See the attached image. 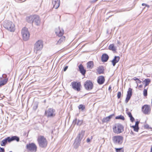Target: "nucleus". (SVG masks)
<instances>
[{"label":"nucleus","mask_w":152,"mask_h":152,"mask_svg":"<svg viewBox=\"0 0 152 152\" xmlns=\"http://www.w3.org/2000/svg\"><path fill=\"white\" fill-rule=\"evenodd\" d=\"M43 46V43L41 40H39L35 43L34 48V53L37 54L42 49Z\"/></svg>","instance_id":"obj_1"},{"label":"nucleus","mask_w":152,"mask_h":152,"mask_svg":"<svg viewBox=\"0 0 152 152\" xmlns=\"http://www.w3.org/2000/svg\"><path fill=\"white\" fill-rule=\"evenodd\" d=\"M37 141L40 147L44 148L46 146L47 144V142L46 138L43 136H39Z\"/></svg>","instance_id":"obj_2"},{"label":"nucleus","mask_w":152,"mask_h":152,"mask_svg":"<svg viewBox=\"0 0 152 152\" xmlns=\"http://www.w3.org/2000/svg\"><path fill=\"white\" fill-rule=\"evenodd\" d=\"M113 132L115 133L119 134L122 132L124 130L123 126L120 124H115L113 127Z\"/></svg>","instance_id":"obj_3"},{"label":"nucleus","mask_w":152,"mask_h":152,"mask_svg":"<svg viewBox=\"0 0 152 152\" xmlns=\"http://www.w3.org/2000/svg\"><path fill=\"white\" fill-rule=\"evenodd\" d=\"M21 34L24 41H26L29 39L30 34L27 28L25 27L23 28L21 31Z\"/></svg>","instance_id":"obj_4"},{"label":"nucleus","mask_w":152,"mask_h":152,"mask_svg":"<svg viewBox=\"0 0 152 152\" xmlns=\"http://www.w3.org/2000/svg\"><path fill=\"white\" fill-rule=\"evenodd\" d=\"M45 115L48 117H52L55 115V110L53 109L49 108L45 111Z\"/></svg>","instance_id":"obj_5"},{"label":"nucleus","mask_w":152,"mask_h":152,"mask_svg":"<svg viewBox=\"0 0 152 152\" xmlns=\"http://www.w3.org/2000/svg\"><path fill=\"white\" fill-rule=\"evenodd\" d=\"M83 135L82 134L80 133L75 139L74 145L76 148H77L79 145L81 140L83 138Z\"/></svg>","instance_id":"obj_6"},{"label":"nucleus","mask_w":152,"mask_h":152,"mask_svg":"<svg viewBox=\"0 0 152 152\" xmlns=\"http://www.w3.org/2000/svg\"><path fill=\"white\" fill-rule=\"evenodd\" d=\"M84 87L86 90H90L92 89L93 84L91 81L87 80L84 83Z\"/></svg>","instance_id":"obj_7"},{"label":"nucleus","mask_w":152,"mask_h":152,"mask_svg":"<svg viewBox=\"0 0 152 152\" xmlns=\"http://www.w3.org/2000/svg\"><path fill=\"white\" fill-rule=\"evenodd\" d=\"M26 148L27 149L31 152H35L37 150V146L33 143L27 145Z\"/></svg>","instance_id":"obj_8"},{"label":"nucleus","mask_w":152,"mask_h":152,"mask_svg":"<svg viewBox=\"0 0 152 152\" xmlns=\"http://www.w3.org/2000/svg\"><path fill=\"white\" fill-rule=\"evenodd\" d=\"M123 137L121 136H115L113 137V140L116 144H121L122 142Z\"/></svg>","instance_id":"obj_9"},{"label":"nucleus","mask_w":152,"mask_h":152,"mask_svg":"<svg viewBox=\"0 0 152 152\" xmlns=\"http://www.w3.org/2000/svg\"><path fill=\"white\" fill-rule=\"evenodd\" d=\"M143 112L145 114H149L151 112V108L149 106L145 105L142 107Z\"/></svg>","instance_id":"obj_10"},{"label":"nucleus","mask_w":152,"mask_h":152,"mask_svg":"<svg viewBox=\"0 0 152 152\" xmlns=\"http://www.w3.org/2000/svg\"><path fill=\"white\" fill-rule=\"evenodd\" d=\"M71 84L73 89L77 91H80L81 84L80 83L75 82H72Z\"/></svg>","instance_id":"obj_11"},{"label":"nucleus","mask_w":152,"mask_h":152,"mask_svg":"<svg viewBox=\"0 0 152 152\" xmlns=\"http://www.w3.org/2000/svg\"><path fill=\"white\" fill-rule=\"evenodd\" d=\"M55 32L56 35L59 37L62 36L64 33V31L63 29H60L59 27L56 28Z\"/></svg>","instance_id":"obj_12"},{"label":"nucleus","mask_w":152,"mask_h":152,"mask_svg":"<svg viewBox=\"0 0 152 152\" xmlns=\"http://www.w3.org/2000/svg\"><path fill=\"white\" fill-rule=\"evenodd\" d=\"M33 23L37 26L39 25L40 23V20L39 17L36 15H34Z\"/></svg>","instance_id":"obj_13"},{"label":"nucleus","mask_w":152,"mask_h":152,"mask_svg":"<svg viewBox=\"0 0 152 152\" xmlns=\"http://www.w3.org/2000/svg\"><path fill=\"white\" fill-rule=\"evenodd\" d=\"M52 4L53 7L56 9L58 8L60 5V0H52Z\"/></svg>","instance_id":"obj_14"},{"label":"nucleus","mask_w":152,"mask_h":152,"mask_svg":"<svg viewBox=\"0 0 152 152\" xmlns=\"http://www.w3.org/2000/svg\"><path fill=\"white\" fill-rule=\"evenodd\" d=\"M120 60V57L118 56H115L113 59L112 61V63L113 66H114L116 63H118Z\"/></svg>","instance_id":"obj_15"},{"label":"nucleus","mask_w":152,"mask_h":152,"mask_svg":"<svg viewBox=\"0 0 152 152\" xmlns=\"http://www.w3.org/2000/svg\"><path fill=\"white\" fill-rule=\"evenodd\" d=\"M105 79L102 76H99L98 78L97 82L99 84H102L104 82Z\"/></svg>","instance_id":"obj_16"},{"label":"nucleus","mask_w":152,"mask_h":152,"mask_svg":"<svg viewBox=\"0 0 152 152\" xmlns=\"http://www.w3.org/2000/svg\"><path fill=\"white\" fill-rule=\"evenodd\" d=\"M83 121L82 120H77L76 118L73 121V124H76L78 126H80L83 123Z\"/></svg>","instance_id":"obj_17"},{"label":"nucleus","mask_w":152,"mask_h":152,"mask_svg":"<svg viewBox=\"0 0 152 152\" xmlns=\"http://www.w3.org/2000/svg\"><path fill=\"white\" fill-rule=\"evenodd\" d=\"M108 49L112 51L113 52H115L117 50L114 44H111L109 45Z\"/></svg>","instance_id":"obj_18"},{"label":"nucleus","mask_w":152,"mask_h":152,"mask_svg":"<svg viewBox=\"0 0 152 152\" xmlns=\"http://www.w3.org/2000/svg\"><path fill=\"white\" fill-rule=\"evenodd\" d=\"M101 58L102 61L106 62L108 60L109 56L107 54L104 53L102 55Z\"/></svg>","instance_id":"obj_19"},{"label":"nucleus","mask_w":152,"mask_h":152,"mask_svg":"<svg viewBox=\"0 0 152 152\" xmlns=\"http://www.w3.org/2000/svg\"><path fill=\"white\" fill-rule=\"evenodd\" d=\"M4 27L9 31L10 30V23L8 21H5L3 24Z\"/></svg>","instance_id":"obj_20"},{"label":"nucleus","mask_w":152,"mask_h":152,"mask_svg":"<svg viewBox=\"0 0 152 152\" xmlns=\"http://www.w3.org/2000/svg\"><path fill=\"white\" fill-rule=\"evenodd\" d=\"M79 68L80 72L83 75H84L86 72V70L84 69L83 65L80 64L79 66Z\"/></svg>","instance_id":"obj_21"},{"label":"nucleus","mask_w":152,"mask_h":152,"mask_svg":"<svg viewBox=\"0 0 152 152\" xmlns=\"http://www.w3.org/2000/svg\"><path fill=\"white\" fill-rule=\"evenodd\" d=\"M33 18L34 15L28 16L26 18V20L28 23H33Z\"/></svg>","instance_id":"obj_22"},{"label":"nucleus","mask_w":152,"mask_h":152,"mask_svg":"<svg viewBox=\"0 0 152 152\" xmlns=\"http://www.w3.org/2000/svg\"><path fill=\"white\" fill-rule=\"evenodd\" d=\"M94 66V63L92 61H90L87 63V67L88 69H91Z\"/></svg>","instance_id":"obj_23"},{"label":"nucleus","mask_w":152,"mask_h":152,"mask_svg":"<svg viewBox=\"0 0 152 152\" xmlns=\"http://www.w3.org/2000/svg\"><path fill=\"white\" fill-rule=\"evenodd\" d=\"M19 137L16 136H12L11 138H10V142L14 140H16L18 142L19 141Z\"/></svg>","instance_id":"obj_24"},{"label":"nucleus","mask_w":152,"mask_h":152,"mask_svg":"<svg viewBox=\"0 0 152 152\" xmlns=\"http://www.w3.org/2000/svg\"><path fill=\"white\" fill-rule=\"evenodd\" d=\"M7 142H10V137H8L5 139L1 141V143L4 144L6 145Z\"/></svg>","instance_id":"obj_25"},{"label":"nucleus","mask_w":152,"mask_h":152,"mask_svg":"<svg viewBox=\"0 0 152 152\" xmlns=\"http://www.w3.org/2000/svg\"><path fill=\"white\" fill-rule=\"evenodd\" d=\"M7 80L8 79L7 78H5L0 81V87L6 84L7 82Z\"/></svg>","instance_id":"obj_26"},{"label":"nucleus","mask_w":152,"mask_h":152,"mask_svg":"<svg viewBox=\"0 0 152 152\" xmlns=\"http://www.w3.org/2000/svg\"><path fill=\"white\" fill-rule=\"evenodd\" d=\"M65 39V37L64 36L62 37L58 40L57 43V44H60L64 41Z\"/></svg>","instance_id":"obj_27"},{"label":"nucleus","mask_w":152,"mask_h":152,"mask_svg":"<svg viewBox=\"0 0 152 152\" xmlns=\"http://www.w3.org/2000/svg\"><path fill=\"white\" fill-rule=\"evenodd\" d=\"M15 26L12 23H10V31L14 32L15 30Z\"/></svg>","instance_id":"obj_28"},{"label":"nucleus","mask_w":152,"mask_h":152,"mask_svg":"<svg viewBox=\"0 0 152 152\" xmlns=\"http://www.w3.org/2000/svg\"><path fill=\"white\" fill-rule=\"evenodd\" d=\"M151 82V80L149 79H145L143 81V82H144L145 83V86L144 88H145V87L149 85L150 83Z\"/></svg>","instance_id":"obj_29"},{"label":"nucleus","mask_w":152,"mask_h":152,"mask_svg":"<svg viewBox=\"0 0 152 152\" xmlns=\"http://www.w3.org/2000/svg\"><path fill=\"white\" fill-rule=\"evenodd\" d=\"M97 72L99 74H101L103 73V69L102 67H98L97 69Z\"/></svg>","instance_id":"obj_30"},{"label":"nucleus","mask_w":152,"mask_h":152,"mask_svg":"<svg viewBox=\"0 0 152 152\" xmlns=\"http://www.w3.org/2000/svg\"><path fill=\"white\" fill-rule=\"evenodd\" d=\"M132 95V89L130 88H129L128 91H127V96H131Z\"/></svg>","instance_id":"obj_31"},{"label":"nucleus","mask_w":152,"mask_h":152,"mask_svg":"<svg viewBox=\"0 0 152 152\" xmlns=\"http://www.w3.org/2000/svg\"><path fill=\"white\" fill-rule=\"evenodd\" d=\"M115 118L116 119H120L122 120H124V117L122 115L117 116L115 117Z\"/></svg>","instance_id":"obj_32"},{"label":"nucleus","mask_w":152,"mask_h":152,"mask_svg":"<svg viewBox=\"0 0 152 152\" xmlns=\"http://www.w3.org/2000/svg\"><path fill=\"white\" fill-rule=\"evenodd\" d=\"M147 89L148 88H144L143 91V94L144 96H146L147 95Z\"/></svg>","instance_id":"obj_33"},{"label":"nucleus","mask_w":152,"mask_h":152,"mask_svg":"<svg viewBox=\"0 0 152 152\" xmlns=\"http://www.w3.org/2000/svg\"><path fill=\"white\" fill-rule=\"evenodd\" d=\"M132 127L134 129V130L136 132H137L138 131L139 129L138 126H133Z\"/></svg>","instance_id":"obj_34"},{"label":"nucleus","mask_w":152,"mask_h":152,"mask_svg":"<svg viewBox=\"0 0 152 152\" xmlns=\"http://www.w3.org/2000/svg\"><path fill=\"white\" fill-rule=\"evenodd\" d=\"M109 121L110 120L107 117L105 118H103L102 120V121L103 122H106Z\"/></svg>","instance_id":"obj_35"},{"label":"nucleus","mask_w":152,"mask_h":152,"mask_svg":"<svg viewBox=\"0 0 152 152\" xmlns=\"http://www.w3.org/2000/svg\"><path fill=\"white\" fill-rule=\"evenodd\" d=\"M116 152H124V150L121 148H115Z\"/></svg>","instance_id":"obj_36"},{"label":"nucleus","mask_w":152,"mask_h":152,"mask_svg":"<svg viewBox=\"0 0 152 152\" xmlns=\"http://www.w3.org/2000/svg\"><path fill=\"white\" fill-rule=\"evenodd\" d=\"M78 108L79 109H81L83 110L85 109V107L83 105L80 104L78 106Z\"/></svg>","instance_id":"obj_37"},{"label":"nucleus","mask_w":152,"mask_h":152,"mask_svg":"<svg viewBox=\"0 0 152 152\" xmlns=\"http://www.w3.org/2000/svg\"><path fill=\"white\" fill-rule=\"evenodd\" d=\"M131 96H127L126 97L125 100V102L126 103H127L128 101L130 99Z\"/></svg>","instance_id":"obj_38"},{"label":"nucleus","mask_w":152,"mask_h":152,"mask_svg":"<svg viewBox=\"0 0 152 152\" xmlns=\"http://www.w3.org/2000/svg\"><path fill=\"white\" fill-rule=\"evenodd\" d=\"M121 96V92H118L117 94V97L118 99L120 98Z\"/></svg>","instance_id":"obj_39"},{"label":"nucleus","mask_w":152,"mask_h":152,"mask_svg":"<svg viewBox=\"0 0 152 152\" xmlns=\"http://www.w3.org/2000/svg\"><path fill=\"white\" fill-rule=\"evenodd\" d=\"M130 118V119L132 122H133L134 121V119L132 117V116Z\"/></svg>","instance_id":"obj_40"},{"label":"nucleus","mask_w":152,"mask_h":152,"mask_svg":"<svg viewBox=\"0 0 152 152\" xmlns=\"http://www.w3.org/2000/svg\"><path fill=\"white\" fill-rule=\"evenodd\" d=\"M141 83V81L139 79H138V80H137V81H136V83L137 84V86H138V83Z\"/></svg>","instance_id":"obj_41"},{"label":"nucleus","mask_w":152,"mask_h":152,"mask_svg":"<svg viewBox=\"0 0 152 152\" xmlns=\"http://www.w3.org/2000/svg\"><path fill=\"white\" fill-rule=\"evenodd\" d=\"M4 150L3 148H2L0 147V152H4Z\"/></svg>","instance_id":"obj_42"},{"label":"nucleus","mask_w":152,"mask_h":152,"mask_svg":"<svg viewBox=\"0 0 152 152\" xmlns=\"http://www.w3.org/2000/svg\"><path fill=\"white\" fill-rule=\"evenodd\" d=\"M139 123V122L138 121H136L135 123V124L134 126H138V124Z\"/></svg>","instance_id":"obj_43"},{"label":"nucleus","mask_w":152,"mask_h":152,"mask_svg":"<svg viewBox=\"0 0 152 152\" xmlns=\"http://www.w3.org/2000/svg\"><path fill=\"white\" fill-rule=\"evenodd\" d=\"M113 116V115H111L107 117L109 119V120H110L111 119V118H112Z\"/></svg>","instance_id":"obj_44"},{"label":"nucleus","mask_w":152,"mask_h":152,"mask_svg":"<svg viewBox=\"0 0 152 152\" xmlns=\"http://www.w3.org/2000/svg\"><path fill=\"white\" fill-rule=\"evenodd\" d=\"M128 115L129 116V117H131L132 116L131 113L130 112H129L128 113Z\"/></svg>","instance_id":"obj_45"},{"label":"nucleus","mask_w":152,"mask_h":152,"mask_svg":"<svg viewBox=\"0 0 152 152\" xmlns=\"http://www.w3.org/2000/svg\"><path fill=\"white\" fill-rule=\"evenodd\" d=\"M68 68V66H65L64 69V71H65Z\"/></svg>","instance_id":"obj_46"},{"label":"nucleus","mask_w":152,"mask_h":152,"mask_svg":"<svg viewBox=\"0 0 152 152\" xmlns=\"http://www.w3.org/2000/svg\"><path fill=\"white\" fill-rule=\"evenodd\" d=\"M138 78H136V77H134L133 78V79L134 80H136L137 81V80H138Z\"/></svg>","instance_id":"obj_47"},{"label":"nucleus","mask_w":152,"mask_h":152,"mask_svg":"<svg viewBox=\"0 0 152 152\" xmlns=\"http://www.w3.org/2000/svg\"><path fill=\"white\" fill-rule=\"evenodd\" d=\"M37 106L36 105L34 107L33 109L34 110H36L37 108Z\"/></svg>","instance_id":"obj_48"},{"label":"nucleus","mask_w":152,"mask_h":152,"mask_svg":"<svg viewBox=\"0 0 152 152\" xmlns=\"http://www.w3.org/2000/svg\"><path fill=\"white\" fill-rule=\"evenodd\" d=\"M90 141V139L89 138H88L87 139V142H89Z\"/></svg>","instance_id":"obj_49"},{"label":"nucleus","mask_w":152,"mask_h":152,"mask_svg":"<svg viewBox=\"0 0 152 152\" xmlns=\"http://www.w3.org/2000/svg\"><path fill=\"white\" fill-rule=\"evenodd\" d=\"M6 76V75L5 74H4L2 75V77L3 78H5Z\"/></svg>","instance_id":"obj_50"},{"label":"nucleus","mask_w":152,"mask_h":152,"mask_svg":"<svg viewBox=\"0 0 152 152\" xmlns=\"http://www.w3.org/2000/svg\"><path fill=\"white\" fill-rule=\"evenodd\" d=\"M97 0H94L93 1H91V2L92 3H94Z\"/></svg>","instance_id":"obj_51"},{"label":"nucleus","mask_w":152,"mask_h":152,"mask_svg":"<svg viewBox=\"0 0 152 152\" xmlns=\"http://www.w3.org/2000/svg\"><path fill=\"white\" fill-rule=\"evenodd\" d=\"M142 86H143L142 85H140L138 87L140 88H142Z\"/></svg>","instance_id":"obj_52"},{"label":"nucleus","mask_w":152,"mask_h":152,"mask_svg":"<svg viewBox=\"0 0 152 152\" xmlns=\"http://www.w3.org/2000/svg\"><path fill=\"white\" fill-rule=\"evenodd\" d=\"M146 4H145L142 3V6H146Z\"/></svg>","instance_id":"obj_53"},{"label":"nucleus","mask_w":152,"mask_h":152,"mask_svg":"<svg viewBox=\"0 0 152 152\" xmlns=\"http://www.w3.org/2000/svg\"><path fill=\"white\" fill-rule=\"evenodd\" d=\"M1 145L2 146H4L5 145L4 144H2V143H1Z\"/></svg>","instance_id":"obj_54"},{"label":"nucleus","mask_w":152,"mask_h":152,"mask_svg":"<svg viewBox=\"0 0 152 152\" xmlns=\"http://www.w3.org/2000/svg\"><path fill=\"white\" fill-rule=\"evenodd\" d=\"M145 6L147 7L148 8H149V5H147V4H146V5Z\"/></svg>","instance_id":"obj_55"},{"label":"nucleus","mask_w":152,"mask_h":152,"mask_svg":"<svg viewBox=\"0 0 152 152\" xmlns=\"http://www.w3.org/2000/svg\"><path fill=\"white\" fill-rule=\"evenodd\" d=\"M111 86H110V87H109V88H108L109 90H110V89H111Z\"/></svg>","instance_id":"obj_56"},{"label":"nucleus","mask_w":152,"mask_h":152,"mask_svg":"<svg viewBox=\"0 0 152 152\" xmlns=\"http://www.w3.org/2000/svg\"><path fill=\"white\" fill-rule=\"evenodd\" d=\"M151 106H152V99H151Z\"/></svg>","instance_id":"obj_57"},{"label":"nucleus","mask_w":152,"mask_h":152,"mask_svg":"<svg viewBox=\"0 0 152 152\" xmlns=\"http://www.w3.org/2000/svg\"><path fill=\"white\" fill-rule=\"evenodd\" d=\"M7 118H8V117H7Z\"/></svg>","instance_id":"obj_58"},{"label":"nucleus","mask_w":152,"mask_h":152,"mask_svg":"<svg viewBox=\"0 0 152 152\" xmlns=\"http://www.w3.org/2000/svg\"><path fill=\"white\" fill-rule=\"evenodd\" d=\"M9 152H10V151H9Z\"/></svg>","instance_id":"obj_59"}]
</instances>
